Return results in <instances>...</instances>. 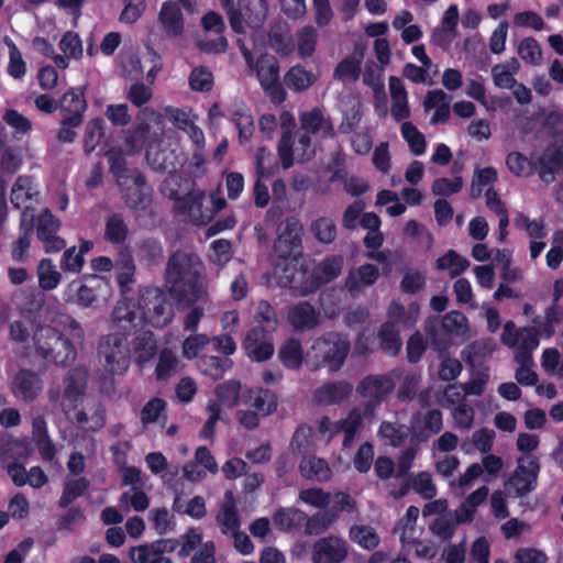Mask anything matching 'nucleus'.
Returning <instances> with one entry per match:
<instances>
[{"label":"nucleus","instance_id":"1","mask_svg":"<svg viewBox=\"0 0 563 563\" xmlns=\"http://www.w3.org/2000/svg\"><path fill=\"white\" fill-rule=\"evenodd\" d=\"M343 265L344 257L341 254L325 256L312 271H309L305 264H300V267H296L295 264L287 265L279 276V284L282 287L291 289L296 295L305 297L334 280L341 274Z\"/></svg>","mask_w":563,"mask_h":563},{"label":"nucleus","instance_id":"2","mask_svg":"<svg viewBox=\"0 0 563 563\" xmlns=\"http://www.w3.org/2000/svg\"><path fill=\"white\" fill-rule=\"evenodd\" d=\"M195 255L180 250L167 262L165 279L169 294L178 303L194 305L201 295L200 273L195 268Z\"/></svg>","mask_w":563,"mask_h":563},{"label":"nucleus","instance_id":"3","mask_svg":"<svg viewBox=\"0 0 563 563\" xmlns=\"http://www.w3.org/2000/svg\"><path fill=\"white\" fill-rule=\"evenodd\" d=\"M350 351L351 342L346 333L327 331L308 350V364L312 371L327 368L329 373H336L344 366Z\"/></svg>","mask_w":563,"mask_h":563},{"label":"nucleus","instance_id":"4","mask_svg":"<svg viewBox=\"0 0 563 563\" xmlns=\"http://www.w3.org/2000/svg\"><path fill=\"white\" fill-rule=\"evenodd\" d=\"M33 341L36 354L55 365L66 366L77 356L74 342L53 327H38L34 331Z\"/></svg>","mask_w":563,"mask_h":563},{"label":"nucleus","instance_id":"5","mask_svg":"<svg viewBox=\"0 0 563 563\" xmlns=\"http://www.w3.org/2000/svg\"><path fill=\"white\" fill-rule=\"evenodd\" d=\"M302 227L296 220H287L284 228L279 229L274 242V253L279 262L276 264V274L279 277L283 268L295 264L300 267Z\"/></svg>","mask_w":563,"mask_h":563},{"label":"nucleus","instance_id":"6","mask_svg":"<svg viewBox=\"0 0 563 563\" xmlns=\"http://www.w3.org/2000/svg\"><path fill=\"white\" fill-rule=\"evenodd\" d=\"M466 317L456 310L448 312L442 320L438 317H429L424 321V332L431 341L434 350L441 351L446 347L444 335H461L466 329Z\"/></svg>","mask_w":563,"mask_h":563},{"label":"nucleus","instance_id":"7","mask_svg":"<svg viewBox=\"0 0 563 563\" xmlns=\"http://www.w3.org/2000/svg\"><path fill=\"white\" fill-rule=\"evenodd\" d=\"M126 336L128 334L123 333H110L100 341L99 357L103 360L106 368L112 374H121L130 365V347L126 344Z\"/></svg>","mask_w":563,"mask_h":563},{"label":"nucleus","instance_id":"8","mask_svg":"<svg viewBox=\"0 0 563 563\" xmlns=\"http://www.w3.org/2000/svg\"><path fill=\"white\" fill-rule=\"evenodd\" d=\"M163 194L175 201V213L187 216L191 223L197 225L207 224L212 219L213 211L209 208H203V192H187L179 196L177 189L165 187Z\"/></svg>","mask_w":563,"mask_h":563},{"label":"nucleus","instance_id":"9","mask_svg":"<svg viewBox=\"0 0 563 563\" xmlns=\"http://www.w3.org/2000/svg\"><path fill=\"white\" fill-rule=\"evenodd\" d=\"M120 178L118 186L126 207L135 211L146 210L152 203L153 188L143 173L140 170L128 178Z\"/></svg>","mask_w":563,"mask_h":563},{"label":"nucleus","instance_id":"10","mask_svg":"<svg viewBox=\"0 0 563 563\" xmlns=\"http://www.w3.org/2000/svg\"><path fill=\"white\" fill-rule=\"evenodd\" d=\"M256 77L265 93L274 103L286 99V91L279 81V64L275 56L263 54L255 63Z\"/></svg>","mask_w":563,"mask_h":563},{"label":"nucleus","instance_id":"11","mask_svg":"<svg viewBox=\"0 0 563 563\" xmlns=\"http://www.w3.org/2000/svg\"><path fill=\"white\" fill-rule=\"evenodd\" d=\"M539 473L540 462L538 457L533 455L520 456L514 474L506 485L509 489H514L515 497H523L537 488Z\"/></svg>","mask_w":563,"mask_h":563},{"label":"nucleus","instance_id":"12","mask_svg":"<svg viewBox=\"0 0 563 563\" xmlns=\"http://www.w3.org/2000/svg\"><path fill=\"white\" fill-rule=\"evenodd\" d=\"M151 294L152 297L144 298L142 319H146L154 328L162 329L173 320L174 309L164 292L155 289Z\"/></svg>","mask_w":563,"mask_h":563},{"label":"nucleus","instance_id":"13","mask_svg":"<svg viewBox=\"0 0 563 563\" xmlns=\"http://www.w3.org/2000/svg\"><path fill=\"white\" fill-rule=\"evenodd\" d=\"M273 332L262 325L250 329L245 335L243 347L246 355L254 362H265L274 354Z\"/></svg>","mask_w":563,"mask_h":563},{"label":"nucleus","instance_id":"14","mask_svg":"<svg viewBox=\"0 0 563 563\" xmlns=\"http://www.w3.org/2000/svg\"><path fill=\"white\" fill-rule=\"evenodd\" d=\"M349 554L347 542L338 536L320 538L312 545L313 563H342Z\"/></svg>","mask_w":563,"mask_h":563},{"label":"nucleus","instance_id":"15","mask_svg":"<svg viewBox=\"0 0 563 563\" xmlns=\"http://www.w3.org/2000/svg\"><path fill=\"white\" fill-rule=\"evenodd\" d=\"M242 404L263 417H268L278 408V395L265 387H246L242 393Z\"/></svg>","mask_w":563,"mask_h":563},{"label":"nucleus","instance_id":"16","mask_svg":"<svg viewBox=\"0 0 563 563\" xmlns=\"http://www.w3.org/2000/svg\"><path fill=\"white\" fill-rule=\"evenodd\" d=\"M43 389L41 376L27 368L20 369L11 383L13 396L24 402L34 401Z\"/></svg>","mask_w":563,"mask_h":563},{"label":"nucleus","instance_id":"17","mask_svg":"<svg viewBox=\"0 0 563 563\" xmlns=\"http://www.w3.org/2000/svg\"><path fill=\"white\" fill-rule=\"evenodd\" d=\"M58 108L63 117H66V124L81 125L84 113L87 109L85 99V87L70 88L60 98Z\"/></svg>","mask_w":563,"mask_h":563},{"label":"nucleus","instance_id":"18","mask_svg":"<svg viewBox=\"0 0 563 563\" xmlns=\"http://www.w3.org/2000/svg\"><path fill=\"white\" fill-rule=\"evenodd\" d=\"M112 321L120 333L130 335L141 324L142 311L133 299H123L114 306Z\"/></svg>","mask_w":563,"mask_h":563},{"label":"nucleus","instance_id":"19","mask_svg":"<svg viewBox=\"0 0 563 563\" xmlns=\"http://www.w3.org/2000/svg\"><path fill=\"white\" fill-rule=\"evenodd\" d=\"M395 388V383L389 375H367L356 387V391L363 398H369L375 404H380Z\"/></svg>","mask_w":563,"mask_h":563},{"label":"nucleus","instance_id":"20","mask_svg":"<svg viewBox=\"0 0 563 563\" xmlns=\"http://www.w3.org/2000/svg\"><path fill=\"white\" fill-rule=\"evenodd\" d=\"M534 169L547 184L555 179V174L563 170V147L549 146L534 162Z\"/></svg>","mask_w":563,"mask_h":563},{"label":"nucleus","instance_id":"21","mask_svg":"<svg viewBox=\"0 0 563 563\" xmlns=\"http://www.w3.org/2000/svg\"><path fill=\"white\" fill-rule=\"evenodd\" d=\"M13 302L25 320L36 323L45 301L43 295L34 289H19L13 295Z\"/></svg>","mask_w":563,"mask_h":563},{"label":"nucleus","instance_id":"22","mask_svg":"<svg viewBox=\"0 0 563 563\" xmlns=\"http://www.w3.org/2000/svg\"><path fill=\"white\" fill-rule=\"evenodd\" d=\"M287 320L296 331L312 330L319 324V313L308 301H299L288 308Z\"/></svg>","mask_w":563,"mask_h":563},{"label":"nucleus","instance_id":"23","mask_svg":"<svg viewBox=\"0 0 563 563\" xmlns=\"http://www.w3.org/2000/svg\"><path fill=\"white\" fill-rule=\"evenodd\" d=\"M157 350L158 346L154 333L145 330L137 333L132 340L130 353H133L136 364L143 367L155 357Z\"/></svg>","mask_w":563,"mask_h":563},{"label":"nucleus","instance_id":"24","mask_svg":"<svg viewBox=\"0 0 563 563\" xmlns=\"http://www.w3.org/2000/svg\"><path fill=\"white\" fill-rule=\"evenodd\" d=\"M352 385L345 380L329 382L314 390V400L321 405H335L350 396Z\"/></svg>","mask_w":563,"mask_h":563},{"label":"nucleus","instance_id":"25","mask_svg":"<svg viewBox=\"0 0 563 563\" xmlns=\"http://www.w3.org/2000/svg\"><path fill=\"white\" fill-rule=\"evenodd\" d=\"M158 20L164 31L172 36H178L184 31V18L178 3L166 1L162 4Z\"/></svg>","mask_w":563,"mask_h":563},{"label":"nucleus","instance_id":"26","mask_svg":"<svg viewBox=\"0 0 563 563\" xmlns=\"http://www.w3.org/2000/svg\"><path fill=\"white\" fill-rule=\"evenodd\" d=\"M129 227L121 213H111L106 218L103 240L111 245L122 246L129 238Z\"/></svg>","mask_w":563,"mask_h":563},{"label":"nucleus","instance_id":"27","mask_svg":"<svg viewBox=\"0 0 563 563\" xmlns=\"http://www.w3.org/2000/svg\"><path fill=\"white\" fill-rule=\"evenodd\" d=\"M102 280L97 275H91L87 283L80 280H73L68 288L69 291L75 292L77 296V302L84 307H91L98 301L97 289L101 287Z\"/></svg>","mask_w":563,"mask_h":563},{"label":"nucleus","instance_id":"28","mask_svg":"<svg viewBox=\"0 0 563 563\" xmlns=\"http://www.w3.org/2000/svg\"><path fill=\"white\" fill-rule=\"evenodd\" d=\"M216 521L223 534H233L240 530L241 520L231 492L227 493V500L216 516Z\"/></svg>","mask_w":563,"mask_h":563},{"label":"nucleus","instance_id":"29","mask_svg":"<svg viewBox=\"0 0 563 563\" xmlns=\"http://www.w3.org/2000/svg\"><path fill=\"white\" fill-rule=\"evenodd\" d=\"M301 475L309 479L319 483L327 482L332 476V471L324 459L318 456L305 457L300 465Z\"/></svg>","mask_w":563,"mask_h":563},{"label":"nucleus","instance_id":"30","mask_svg":"<svg viewBox=\"0 0 563 563\" xmlns=\"http://www.w3.org/2000/svg\"><path fill=\"white\" fill-rule=\"evenodd\" d=\"M243 390L241 380L232 378L218 384L213 391L223 407L233 409L242 401Z\"/></svg>","mask_w":563,"mask_h":563},{"label":"nucleus","instance_id":"31","mask_svg":"<svg viewBox=\"0 0 563 563\" xmlns=\"http://www.w3.org/2000/svg\"><path fill=\"white\" fill-rule=\"evenodd\" d=\"M280 363L288 369L297 371L301 368L303 362V349L300 340L289 338L278 350Z\"/></svg>","mask_w":563,"mask_h":563},{"label":"nucleus","instance_id":"32","mask_svg":"<svg viewBox=\"0 0 563 563\" xmlns=\"http://www.w3.org/2000/svg\"><path fill=\"white\" fill-rule=\"evenodd\" d=\"M305 519L306 512L295 507L279 508L273 516V520L277 529L285 532L301 529L303 527Z\"/></svg>","mask_w":563,"mask_h":563},{"label":"nucleus","instance_id":"33","mask_svg":"<svg viewBox=\"0 0 563 563\" xmlns=\"http://www.w3.org/2000/svg\"><path fill=\"white\" fill-rule=\"evenodd\" d=\"M90 488V481L79 476L65 481L63 492L58 499V507L67 509L76 499L84 496Z\"/></svg>","mask_w":563,"mask_h":563},{"label":"nucleus","instance_id":"34","mask_svg":"<svg viewBox=\"0 0 563 563\" xmlns=\"http://www.w3.org/2000/svg\"><path fill=\"white\" fill-rule=\"evenodd\" d=\"M135 264L132 255L126 252L120 253L115 265V278L121 292H128L134 284Z\"/></svg>","mask_w":563,"mask_h":563},{"label":"nucleus","instance_id":"35","mask_svg":"<svg viewBox=\"0 0 563 563\" xmlns=\"http://www.w3.org/2000/svg\"><path fill=\"white\" fill-rule=\"evenodd\" d=\"M314 81V75L301 65L290 67L284 77V82L287 88L295 92L307 90Z\"/></svg>","mask_w":563,"mask_h":563},{"label":"nucleus","instance_id":"36","mask_svg":"<svg viewBox=\"0 0 563 563\" xmlns=\"http://www.w3.org/2000/svg\"><path fill=\"white\" fill-rule=\"evenodd\" d=\"M199 366L205 375L218 380L233 366V362L229 357L205 355Z\"/></svg>","mask_w":563,"mask_h":563},{"label":"nucleus","instance_id":"37","mask_svg":"<svg viewBox=\"0 0 563 563\" xmlns=\"http://www.w3.org/2000/svg\"><path fill=\"white\" fill-rule=\"evenodd\" d=\"M350 539L365 550H374L379 544V536L374 528L365 525H354L349 531Z\"/></svg>","mask_w":563,"mask_h":563},{"label":"nucleus","instance_id":"38","mask_svg":"<svg viewBox=\"0 0 563 563\" xmlns=\"http://www.w3.org/2000/svg\"><path fill=\"white\" fill-rule=\"evenodd\" d=\"M443 428L442 412L439 409L428 410L423 416V426L416 431L412 439L423 442L432 434L439 433Z\"/></svg>","mask_w":563,"mask_h":563},{"label":"nucleus","instance_id":"39","mask_svg":"<svg viewBox=\"0 0 563 563\" xmlns=\"http://www.w3.org/2000/svg\"><path fill=\"white\" fill-rule=\"evenodd\" d=\"M558 302H554L545 309V316H534L532 323L538 328L539 333L545 338H551L554 334V324L559 323L562 318V311L559 309Z\"/></svg>","mask_w":563,"mask_h":563},{"label":"nucleus","instance_id":"40","mask_svg":"<svg viewBox=\"0 0 563 563\" xmlns=\"http://www.w3.org/2000/svg\"><path fill=\"white\" fill-rule=\"evenodd\" d=\"M523 332L525 333L521 334L520 341L518 343V351L516 353V360L521 364H526L527 362L531 361V352L538 347V335H541L538 328L536 327L525 328Z\"/></svg>","mask_w":563,"mask_h":563},{"label":"nucleus","instance_id":"41","mask_svg":"<svg viewBox=\"0 0 563 563\" xmlns=\"http://www.w3.org/2000/svg\"><path fill=\"white\" fill-rule=\"evenodd\" d=\"M380 349L390 356H396L401 349V340L393 322L384 323L378 332Z\"/></svg>","mask_w":563,"mask_h":563},{"label":"nucleus","instance_id":"42","mask_svg":"<svg viewBox=\"0 0 563 563\" xmlns=\"http://www.w3.org/2000/svg\"><path fill=\"white\" fill-rule=\"evenodd\" d=\"M86 377L79 369H71L64 379V397L75 402L85 393Z\"/></svg>","mask_w":563,"mask_h":563},{"label":"nucleus","instance_id":"43","mask_svg":"<svg viewBox=\"0 0 563 563\" xmlns=\"http://www.w3.org/2000/svg\"><path fill=\"white\" fill-rule=\"evenodd\" d=\"M38 285L43 290L55 289L62 278L51 258H43L37 266Z\"/></svg>","mask_w":563,"mask_h":563},{"label":"nucleus","instance_id":"44","mask_svg":"<svg viewBox=\"0 0 563 563\" xmlns=\"http://www.w3.org/2000/svg\"><path fill=\"white\" fill-rule=\"evenodd\" d=\"M361 75V60L355 56L344 57L334 69V78L342 82H355Z\"/></svg>","mask_w":563,"mask_h":563},{"label":"nucleus","instance_id":"45","mask_svg":"<svg viewBox=\"0 0 563 563\" xmlns=\"http://www.w3.org/2000/svg\"><path fill=\"white\" fill-rule=\"evenodd\" d=\"M357 276L358 279L351 274L347 276L345 284L349 290L358 289L360 284L364 286L374 285L379 277V271L374 264L366 263L357 268Z\"/></svg>","mask_w":563,"mask_h":563},{"label":"nucleus","instance_id":"46","mask_svg":"<svg viewBox=\"0 0 563 563\" xmlns=\"http://www.w3.org/2000/svg\"><path fill=\"white\" fill-rule=\"evenodd\" d=\"M178 365V360L175 353L168 349L164 347L158 355V362L155 368V376L157 380H167L172 377V375L176 372Z\"/></svg>","mask_w":563,"mask_h":563},{"label":"nucleus","instance_id":"47","mask_svg":"<svg viewBox=\"0 0 563 563\" xmlns=\"http://www.w3.org/2000/svg\"><path fill=\"white\" fill-rule=\"evenodd\" d=\"M401 135L407 141L411 153L420 156L426 152L427 143L423 134L411 122L406 121L401 124Z\"/></svg>","mask_w":563,"mask_h":563},{"label":"nucleus","instance_id":"48","mask_svg":"<svg viewBox=\"0 0 563 563\" xmlns=\"http://www.w3.org/2000/svg\"><path fill=\"white\" fill-rule=\"evenodd\" d=\"M470 265V262L459 255L455 251L450 250L437 260L438 269H449L451 277L461 275Z\"/></svg>","mask_w":563,"mask_h":563},{"label":"nucleus","instance_id":"49","mask_svg":"<svg viewBox=\"0 0 563 563\" xmlns=\"http://www.w3.org/2000/svg\"><path fill=\"white\" fill-rule=\"evenodd\" d=\"M318 33L311 25H306L297 32V48L301 58L310 57L317 47Z\"/></svg>","mask_w":563,"mask_h":563},{"label":"nucleus","instance_id":"50","mask_svg":"<svg viewBox=\"0 0 563 563\" xmlns=\"http://www.w3.org/2000/svg\"><path fill=\"white\" fill-rule=\"evenodd\" d=\"M163 245L158 239L147 238L143 240L139 246L140 261L146 262L148 265L158 264L163 258Z\"/></svg>","mask_w":563,"mask_h":563},{"label":"nucleus","instance_id":"51","mask_svg":"<svg viewBox=\"0 0 563 563\" xmlns=\"http://www.w3.org/2000/svg\"><path fill=\"white\" fill-rule=\"evenodd\" d=\"M103 120L96 118L90 120L85 129L84 134V150L86 153H91L96 150L97 145L103 137Z\"/></svg>","mask_w":563,"mask_h":563},{"label":"nucleus","instance_id":"52","mask_svg":"<svg viewBox=\"0 0 563 563\" xmlns=\"http://www.w3.org/2000/svg\"><path fill=\"white\" fill-rule=\"evenodd\" d=\"M60 227V220L55 217L48 208H46L38 214L36 219V238L40 239L45 235H53L58 233Z\"/></svg>","mask_w":563,"mask_h":563},{"label":"nucleus","instance_id":"53","mask_svg":"<svg viewBox=\"0 0 563 563\" xmlns=\"http://www.w3.org/2000/svg\"><path fill=\"white\" fill-rule=\"evenodd\" d=\"M311 230L316 239L324 244L332 243L336 238V225L332 219L327 217L314 220L311 224Z\"/></svg>","mask_w":563,"mask_h":563},{"label":"nucleus","instance_id":"54","mask_svg":"<svg viewBox=\"0 0 563 563\" xmlns=\"http://www.w3.org/2000/svg\"><path fill=\"white\" fill-rule=\"evenodd\" d=\"M378 434L388 440L389 445L394 448L402 446L408 438V432L404 426H396L388 421H383Z\"/></svg>","mask_w":563,"mask_h":563},{"label":"nucleus","instance_id":"55","mask_svg":"<svg viewBox=\"0 0 563 563\" xmlns=\"http://www.w3.org/2000/svg\"><path fill=\"white\" fill-rule=\"evenodd\" d=\"M189 86L194 91L209 92L213 87L212 73L205 66L194 68L189 76Z\"/></svg>","mask_w":563,"mask_h":563},{"label":"nucleus","instance_id":"56","mask_svg":"<svg viewBox=\"0 0 563 563\" xmlns=\"http://www.w3.org/2000/svg\"><path fill=\"white\" fill-rule=\"evenodd\" d=\"M518 54L527 64L539 65L542 60L541 46L533 37H526L520 42Z\"/></svg>","mask_w":563,"mask_h":563},{"label":"nucleus","instance_id":"57","mask_svg":"<svg viewBox=\"0 0 563 563\" xmlns=\"http://www.w3.org/2000/svg\"><path fill=\"white\" fill-rule=\"evenodd\" d=\"M439 352L442 358L438 371L439 378L443 382L456 379L462 372V363L457 358L451 357L449 354L444 355L443 350Z\"/></svg>","mask_w":563,"mask_h":563},{"label":"nucleus","instance_id":"58","mask_svg":"<svg viewBox=\"0 0 563 563\" xmlns=\"http://www.w3.org/2000/svg\"><path fill=\"white\" fill-rule=\"evenodd\" d=\"M8 47L9 64L7 67V73L14 79H22L26 74V64L23 60L22 54L12 41H10Z\"/></svg>","mask_w":563,"mask_h":563},{"label":"nucleus","instance_id":"59","mask_svg":"<svg viewBox=\"0 0 563 563\" xmlns=\"http://www.w3.org/2000/svg\"><path fill=\"white\" fill-rule=\"evenodd\" d=\"M506 164L509 170L517 176H529L536 172L533 162H530L519 152L509 153L506 158Z\"/></svg>","mask_w":563,"mask_h":563},{"label":"nucleus","instance_id":"60","mask_svg":"<svg viewBox=\"0 0 563 563\" xmlns=\"http://www.w3.org/2000/svg\"><path fill=\"white\" fill-rule=\"evenodd\" d=\"M31 198V178L19 176L11 189V203L14 208L20 209L21 205Z\"/></svg>","mask_w":563,"mask_h":563},{"label":"nucleus","instance_id":"61","mask_svg":"<svg viewBox=\"0 0 563 563\" xmlns=\"http://www.w3.org/2000/svg\"><path fill=\"white\" fill-rule=\"evenodd\" d=\"M255 319L257 322L264 323L263 327L269 332H274L278 325L276 309L267 300L258 302Z\"/></svg>","mask_w":563,"mask_h":563},{"label":"nucleus","instance_id":"62","mask_svg":"<svg viewBox=\"0 0 563 563\" xmlns=\"http://www.w3.org/2000/svg\"><path fill=\"white\" fill-rule=\"evenodd\" d=\"M298 498L300 501L319 509L327 508L330 503V494L318 487L301 489Z\"/></svg>","mask_w":563,"mask_h":563},{"label":"nucleus","instance_id":"63","mask_svg":"<svg viewBox=\"0 0 563 563\" xmlns=\"http://www.w3.org/2000/svg\"><path fill=\"white\" fill-rule=\"evenodd\" d=\"M462 187L463 179L461 176H456L454 179L440 177L434 179L431 189L434 196L449 197L453 194L461 191Z\"/></svg>","mask_w":563,"mask_h":563},{"label":"nucleus","instance_id":"64","mask_svg":"<svg viewBox=\"0 0 563 563\" xmlns=\"http://www.w3.org/2000/svg\"><path fill=\"white\" fill-rule=\"evenodd\" d=\"M167 402L159 397L150 399L141 410V421L143 424H150L157 421L158 417L165 411Z\"/></svg>","mask_w":563,"mask_h":563}]
</instances>
